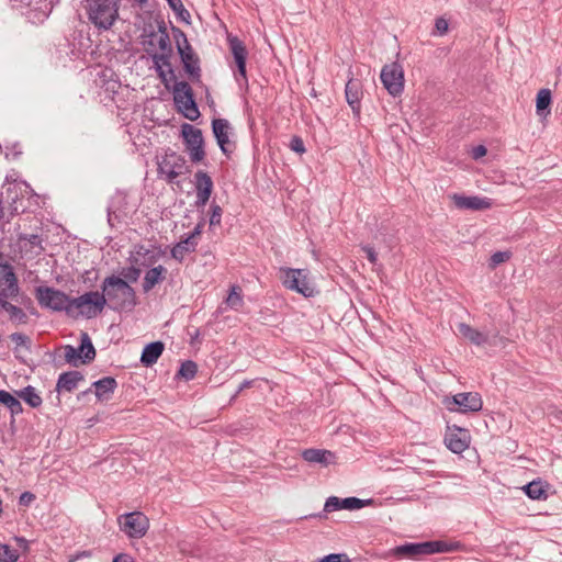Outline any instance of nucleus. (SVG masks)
Returning <instances> with one entry per match:
<instances>
[{
  "label": "nucleus",
  "mask_w": 562,
  "mask_h": 562,
  "mask_svg": "<svg viewBox=\"0 0 562 562\" xmlns=\"http://www.w3.org/2000/svg\"><path fill=\"white\" fill-rule=\"evenodd\" d=\"M101 290L106 305L113 311H132L137 305L135 290L117 276L106 277L102 281Z\"/></svg>",
  "instance_id": "1"
},
{
  "label": "nucleus",
  "mask_w": 562,
  "mask_h": 562,
  "mask_svg": "<svg viewBox=\"0 0 562 562\" xmlns=\"http://www.w3.org/2000/svg\"><path fill=\"white\" fill-rule=\"evenodd\" d=\"M89 21L99 30H110L119 19V0H85Z\"/></svg>",
  "instance_id": "2"
},
{
  "label": "nucleus",
  "mask_w": 562,
  "mask_h": 562,
  "mask_svg": "<svg viewBox=\"0 0 562 562\" xmlns=\"http://www.w3.org/2000/svg\"><path fill=\"white\" fill-rule=\"evenodd\" d=\"M171 30L184 72L193 83L201 82L202 70L199 55L189 43L182 30L177 26H172Z\"/></svg>",
  "instance_id": "3"
},
{
  "label": "nucleus",
  "mask_w": 562,
  "mask_h": 562,
  "mask_svg": "<svg viewBox=\"0 0 562 562\" xmlns=\"http://www.w3.org/2000/svg\"><path fill=\"white\" fill-rule=\"evenodd\" d=\"M157 44L161 53L151 54V58L155 64V70L158 77L160 78L161 82L168 88L167 72L164 70V66L169 68L168 72L170 74L172 79L176 80V76L173 70L171 69L170 57L172 54V46L165 22L158 23Z\"/></svg>",
  "instance_id": "4"
},
{
  "label": "nucleus",
  "mask_w": 562,
  "mask_h": 562,
  "mask_svg": "<svg viewBox=\"0 0 562 562\" xmlns=\"http://www.w3.org/2000/svg\"><path fill=\"white\" fill-rule=\"evenodd\" d=\"M450 547L443 541L406 542L397 546L385 553V557H396L400 559H415L420 555H429L439 552H448Z\"/></svg>",
  "instance_id": "5"
},
{
  "label": "nucleus",
  "mask_w": 562,
  "mask_h": 562,
  "mask_svg": "<svg viewBox=\"0 0 562 562\" xmlns=\"http://www.w3.org/2000/svg\"><path fill=\"white\" fill-rule=\"evenodd\" d=\"M35 297L42 307L53 310L55 312L71 313L72 303L65 292L50 288L37 286L35 289Z\"/></svg>",
  "instance_id": "6"
},
{
  "label": "nucleus",
  "mask_w": 562,
  "mask_h": 562,
  "mask_svg": "<svg viewBox=\"0 0 562 562\" xmlns=\"http://www.w3.org/2000/svg\"><path fill=\"white\" fill-rule=\"evenodd\" d=\"M172 92L173 101L184 117L190 121H196L200 117V111L190 85L187 81H176Z\"/></svg>",
  "instance_id": "7"
},
{
  "label": "nucleus",
  "mask_w": 562,
  "mask_h": 562,
  "mask_svg": "<svg viewBox=\"0 0 562 562\" xmlns=\"http://www.w3.org/2000/svg\"><path fill=\"white\" fill-rule=\"evenodd\" d=\"M280 280L282 284L291 290L295 291L305 297H310L314 294V289L308 281V271L305 269H293V268H280Z\"/></svg>",
  "instance_id": "8"
},
{
  "label": "nucleus",
  "mask_w": 562,
  "mask_h": 562,
  "mask_svg": "<svg viewBox=\"0 0 562 562\" xmlns=\"http://www.w3.org/2000/svg\"><path fill=\"white\" fill-rule=\"evenodd\" d=\"M72 308L79 311V314L86 318H93L102 313L106 306V300L102 292L89 291L71 300Z\"/></svg>",
  "instance_id": "9"
},
{
  "label": "nucleus",
  "mask_w": 562,
  "mask_h": 562,
  "mask_svg": "<svg viewBox=\"0 0 562 562\" xmlns=\"http://www.w3.org/2000/svg\"><path fill=\"white\" fill-rule=\"evenodd\" d=\"M181 135L192 162H200L205 157L202 131L189 123L181 125Z\"/></svg>",
  "instance_id": "10"
},
{
  "label": "nucleus",
  "mask_w": 562,
  "mask_h": 562,
  "mask_svg": "<svg viewBox=\"0 0 562 562\" xmlns=\"http://www.w3.org/2000/svg\"><path fill=\"white\" fill-rule=\"evenodd\" d=\"M120 528L130 538H142L149 528L148 518L140 512H132L117 518Z\"/></svg>",
  "instance_id": "11"
},
{
  "label": "nucleus",
  "mask_w": 562,
  "mask_h": 562,
  "mask_svg": "<svg viewBox=\"0 0 562 562\" xmlns=\"http://www.w3.org/2000/svg\"><path fill=\"white\" fill-rule=\"evenodd\" d=\"M381 81L387 92L393 95H400L404 90V70L401 64L394 61L384 65L381 75Z\"/></svg>",
  "instance_id": "12"
},
{
  "label": "nucleus",
  "mask_w": 562,
  "mask_h": 562,
  "mask_svg": "<svg viewBox=\"0 0 562 562\" xmlns=\"http://www.w3.org/2000/svg\"><path fill=\"white\" fill-rule=\"evenodd\" d=\"M446 406L450 412L476 413L482 409L483 401L476 392H464L446 400Z\"/></svg>",
  "instance_id": "13"
},
{
  "label": "nucleus",
  "mask_w": 562,
  "mask_h": 562,
  "mask_svg": "<svg viewBox=\"0 0 562 562\" xmlns=\"http://www.w3.org/2000/svg\"><path fill=\"white\" fill-rule=\"evenodd\" d=\"M187 169L186 159L175 151L166 153L158 162V173L160 177H164L168 183H173L175 179Z\"/></svg>",
  "instance_id": "14"
},
{
  "label": "nucleus",
  "mask_w": 562,
  "mask_h": 562,
  "mask_svg": "<svg viewBox=\"0 0 562 562\" xmlns=\"http://www.w3.org/2000/svg\"><path fill=\"white\" fill-rule=\"evenodd\" d=\"M20 293L18 277L9 262H0V296L16 297Z\"/></svg>",
  "instance_id": "15"
},
{
  "label": "nucleus",
  "mask_w": 562,
  "mask_h": 562,
  "mask_svg": "<svg viewBox=\"0 0 562 562\" xmlns=\"http://www.w3.org/2000/svg\"><path fill=\"white\" fill-rule=\"evenodd\" d=\"M445 443L447 448L453 453H462L470 443L469 431L457 426L448 427V432L445 437Z\"/></svg>",
  "instance_id": "16"
},
{
  "label": "nucleus",
  "mask_w": 562,
  "mask_h": 562,
  "mask_svg": "<svg viewBox=\"0 0 562 562\" xmlns=\"http://www.w3.org/2000/svg\"><path fill=\"white\" fill-rule=\"evenodd\" d=\"M195 179V191H196V207H203L206 205L213 191V180L203 170H198L194 175Z\"/></svg>",
  "instance_id": "17"
},
{
  "label": "nucleus",
  "mask_w": 562,
  "mask_h": 562,
  "mask_svg": "<svg viewBox=\"0 0 562 562\" xmlns=\"http://www.w3.org/2000/svg\"><path fill=\"white\" fill-rule=\"evenodd\" d=\"M451 200L459 210L482 211L491 207L490 199L476 195L465 196L456 193L451 195Z\"/></svg>",
  "instance_id": "18"
},
{
  "label": "nucleus",
  "mask_w": 562,
  "mask_h": 562,
  "mask_svg": "<svg viewBox=\"0 0 562 562\" xmlns=\"http://www.w3.org/2000/svg\"><path fill=\"white\" fill-rule=\"evenodd\" d=\"M229 47L237 65L238 75L247 82L246 76V58L247 50L245 45L237 38H229Z\"/></svg>",
  "instance_id": "19"
},
{
  "label": "nucleus",
  "mask_w": 562,
  "mask_h": 562,
  "mask_svg": "<svg viewBox=\"0 0 562 562\" xmlns=\"http://www.w3.org/2000/svg\"><path fill=\"white\" fill-rule=\"evenodd\" d=\"M229 123L226 119H214L212 121V131L223 154L229 153L227 149V145L229 144Z\"/></svg>",
  "instance_id": "20"
},
{
  "label": "nucleus",
  "mask_w": 562,
  "mask_h": 562,
  "mask_svg": "<svg viewBox=\"0 0 562 562\" xmlns=\"http://www.w3.org/2000/svg\"><path fill=\"white\" fill-rule=\"evenodd\" d=\"M346 100L351 106L353 113L360 114V99L362 95L361 82L356 79H349L345 89Z\"/></svg>",
  "instance_id": "21"
},
{
  "label": "nucleus",
  "mask_w": 562,
  "mask_h": 562,
  "mask_svg": "<svg viewBox=\"0 0 562 562\" xmlns=\"http://www.w3.org/2000/svg\"><path fill=\"white\" fill-rule=\"evenodd\" d=\"M14 297H1L0 299V312L4 311L9 314V319L16 325H24L29 322V316L19 306L13 305L9 300Z\"/></svg>",
  "instance_id": "22"
},
{
  "label": "nucleus",
  "mask_w": 562,
  "mask_h": 562,
  "mask_svg": "<svg viewBox=\"0 0 562 562\" xmlns=\"http://www.w3.org/2000/svg\"><path fill=\"white\" fill-rule=\"evenodd\" d=\"M85 376L79 371H68L64 372L58 376L57 383H56V391L58 393L66 391V392H72L77 389L78 383L80 381H83Z\"/></svg>",
  "instance_id": "23"
},
{
  "label": "nucleus",
  "mask_w": 562,
  "mask_h": 562,
  "mask_svg": "<svg viewBox=\"0 0 562 562\" xmlns=\"http://www.w3.org/2000/svg\"><path fill=\"white\" fill-rule=\"evenodd\" d=\"M166 274H167V269L161 265L149 269L145 273L144 281H143L144 293H148L157 284L162 282L166 279Z\"/></svg>",
  "instance_id": "24"
},
{
  "label": "nucleus",
  "mask_w": 562,
  "mask_h": 562,
  "mask_svg": "<svg viewBox=\"0 0 562 562\" xmlns=\"http://www.w3.org/2000/svg\"><path fill=\"white\" fill-rule=\"evenodd\" d=\"M165 345L161 341H154L145 346L140 356V362L145 367H151L157 362L164 352Z\"/></svg>",
  "instance_id": "25"
},
{
  "label": "nucleus",
  "mask_w": 562,
  "mask_h": 562,
  "mask_svg": "<svg viewBox=\"0 0 562 562\" xmlns=\"http://www.w3.org/2000/svg\"><path fill=\"white\" fill-rule=\"evenodd\" d=\"M92 386L95 389V396L98 400H109L110 395L114 393L117 387V382L112 376L102 378L92 383Z\"/></svg>",
  "instance_id": "26"
},
{
  "label": "nucleus",
  "mask_w": 562,
  "mask_h": 562,
  "mask_svg": "<svg viewBox=\"0 0 562 562\" xmlns=\"http://www.w3.org/2000/svg\"><path fill=\"white\" fill-rule=\"evenodd\" d=\"M458 329L464 338L475 346H483L488 342L487 334L480 331L465 323H460L458 325Z\"/></svg>",
  "instance_id": "27"
},
{
  "label": "nucleus",
  "mask_w": 562,
  "mask_h": 562,
  "mask_svg": "<svg viewBox=\"0 0 562 562\" xmlns=\"http://www.w3.org/2000/svg\"><path fill=\"white\" fill-rule=\"evenodd\" d=\"M196 246L198 240H191L188 237L182 238L171 248V257L182 262L187 254L195 251Z\"/></svg>",
  "instance_id": "28"
},
{
  "label": "nucleus",
  "mask_w": 562,
  "mask_h": 562,
  "mask_svg": "<svg viewBox=\"0 0 562 562\" xmlns=\"http://www.w3.org/2000/svg\"><path fill=\"white\" fill-rule=\"evenodd\" d=\"M80 346L77 348L78 352L81 356V363H89L95 358V348L89 337V335L85 331L80 335Z\"/></svg>",
  "instance_id": "29"
},
{
  "label": "nucleus",
  "mask_w": 562,
  "mask_h": 562,
  "mask_svg": "<svg viewBox=\"0 0 562 562\" xmlns=\"http://www.w3.org/2000/svg\"><path fill=\"white\" fill-rule=\"evenodd\" d=\"M548 486L549 485L543 483L541 480H535L526 484L522 488L529 498L540 501L548 498Z\"/></svg>",
  "instance_id": "30"
},
{
  "label": "nucleus",
  "mask_w": 562,
  "mask_h": 562,
  "mask_svg": "<svg viewBox=\"0 0 562 562\" xmlns=\"http://www.w3.org/2000/svg\"><path fill=\"white\" fill-rule=\"evenodd\" d=\"M302 456L307 462L321 463L324 465H327L334 457L330 451L322 449H306L303 451Z\"/></svg>",
  "instance_id": "31"
},
{
  "label": "nucleus",
  "mask_w": 562,
  "mask_h": 562,
  "mask_svg": "<svg viewBox=\"0 0 562 562\" xmlns=\"http://www.w3.org/2000/svg\"><path fill=\"white\" fill-rule=\"evenodd\" d=\"M0 404L8 407L12 415L20 414L23 411L21 402L4 390H0Z\"/></svg>",
  "instance_id": "32"
},
{
  "label": "nucleus",
  "mask_w": 562,
  "mask_h": 562,
  "mask_svg": "<svg viewBox=\"0 0 562 562\" xmlns=\"http://www.w3.org/2000/svg\"><path fill=\"white\" fill-rule=\"evenodd\" d=\"M551 91L549 89H541L539 90L536 99V110L539 115H543L544 111H547L546 114L550 113L549 106L551 104Z\"/></svg>",
  "instance_id": "33"
},
{
  "label": "nucleus",
  "mask_w": 562,
  "mask_h": 562,
  "mask_svg": "<svg viewBox=\"0 0 562 562\" xmlns=\"http://www.w3.org/2000/svg\"><path fill=\"white\" fill-rule=\"evenodd\" d=\"M19 397H21L25 403H27L31 407L36 408L42 404V397L36 392L35 387L32 385H27L19 392Z\"/></svg>",
  "instance_id": "34"
},
{
  "label": "nucleus",
  "mask_w": 562,
  "mask_h": 562,
  "mask_svg": "<svg viewBox=\"0 0 562 562\" xmlns=\"http://www.w3.org/2000/svg\"><path fill=\"white\" fill-rule=\"evenodd\" d=\"M167 2L180 21L187 24L191 23V15L189 11L184 8L181 0H167Z\"/></svg>",
  "instance_id": "35"
},
{
  "label": "nucleus",
  "mask_w": 562,
  "mask_h": 562,
  "mask_svg": "<svg viewBox=\"0 0 562 562\" xmlns=\"http://www.w3.org/2000/svg\"><path fill=\"white\" fill-rule=\"evenodd\" d=\"M196 371H198L196 363L192 360H187L181 363L180 369L178 371V375H180L181 378H183L187 381H190L195 376Z\"/></svg>",
  "instance_id": "36"
},
{
  "label": "nucleus",
  "mask_w": 562,
  "mask_h": 562,
  "mask_svg": "<svg viewBox=\"0 0 562 562\" xmlns=\"http://www.w3.org/2000/svg\"><path fill=\"white\" fill-rule=\"evenodd\" d=\"M226 303L233 310H238L243 305L241 290L239 286H232Z\"/></svg>",
  "instance_id": "37"
},
{
  "label": "nucleus",
  "mask_w": 562,
  "mask_h": 562,
  "mask_svg": "<svg viewBox=\"0 0 562 562\" xmlns=\"http://www.w3.org/2000/svg\"><path fill=\"white\" fill-rule=\"evenodd\" d=\"M64 349V358L65 361L74 367H77L79 361L81 362V356L78 352L77 348L71 345H66L63 347Z\"/></svg>",
  "instance_id": "38"
},
{
  "label": "nucleus",
  "mask_w": 562,
  "mask_h": 562,
  "mask_svg": "<svg viewBox=\"0 0 562 562\" xmlns=\"http://www.w3.org/2000/svg\"><path fill=\"white\" fill-rule=\"evenodd\" d=\"M19 559V553L15 549L11 548L9 544L0 543V562H16Z\"/></svg>",
  "instance_id": "39"
},
{
  "label": "nucleus",
  "mask_w": 562,
  "mask_h": 562,
  "mask_svg": "<svg viewBox=\"0 0 562 562\" xmlns=\"http://www.w3.org/2000/svg\"><path fill=\"white\" fill-rule=\"evenodd\" d=\"M10 339L15 342V352H18L19 347H24L27 351L31 350V339L29 336L22 333H13L10 335Z\"/></svg>",
  "instance_id": "40"
},
{
  "label": "nucleus",
  "mask_w": 562,
  "mask_h": 562,
  "mask_svg": "<svg viewBox=\"0 0 562 562\" xmlns=\"http://www.w3.org/2000/svg\"><path fill=\"white\" fill-rule=\"evenodd\" d=\"M368 502L369 501H363L358 497H346V498L341 499L342 509H348V510L360 509V508L364 507L366 503H368Z\"/></svg>",
  "instance_id": "41"
},
{
  "label": "nucleus",
  "mask_w": 562,
  "mask_h": 562,
  "mask_svg": "<svg viewBox=\"0 0 562 562\" xmlns=\"http://www.w3.org/2000/svg\"><path fill=\"white\" fill-rule=\"evenodd\" d=\"M509 258H510L509 251H496L491 256L490 266L492 268H495L498 265L507 261Z\"/></svg>",
  "instance_id": "42"
},
{
  "label": "nucleus",
  "mask_w": 562,
  "mask_h": 562,
  "mask_svg": "<svg viewBox=\"0 0 562 562\" xmlns=\"http://www.w3.org/2000/svg\"><path fill=\"white\" fill-rule=\"evenodd\" d=\"M341 499L342 498H339L336 496L328 497L324 505V512L330 513V512L342 509Z\"/></svg>",
  "instance_id": "43"
},
{
  "label": "nucleus",
  "mask_w": 562,
  "mask_h": 562,
  "mask_svg": "<svg viewBox=\"0 0 562 562\" xmlns=\"http://www.w3.org/2000/svg\"><path fill=\"white\" fill-rule=\"evenodd\" d=\"M317 562H351V560L345 553H330L319 559Z\"/></svg>",
  "instance_id": "44"
},
{
  "label": "nucleus",
  "mask_w": 562,
  "mask_h": 562,
  "mask_svg": "<svg viewBox=\"0 0 562 562\" xmlns=\"http://www.w3.org/2000/svg\"><path fill=\"white\" fill-rule=\"evenodd\" d=\"M222 207L217 204H212L211 205V216H210V225L213 226V225H218L221 223V218H222Z\"/></svg>",
  "instance_id": "45"
},
{
  "label": "nucleus",
  "mask_w": 562,
  "mask_h": 562,
  "mask_svg": "<svg viewBox=\"0 0 562 562\" xmlns=\"http://www.w3.org/2000/svg\"><path fill=\"white\" fill-rule=\"evenodd\" d=\"M108 222L110 226H115L116 222H120V215L116 212L114 201H112L108 206Z\"/></svg>",
  "instance_id": "46"
},
{
  "label": "nucleus",
  "mask_w": 562,
  "mask_h": 562,
  "mask_svg": "<svg viewBox=\"0 0 562 562\" xmlns=\"http://www.w3.org/2000/svg\"><path fill=\"white\" fill-rule=\"evenodd\" d=\"M19 240L20 241L26 240L30 243V245L32 247H41V244H42V239L37 234H31V235L21 234L19 236Z\"/></svg>",
  "instance_id": "47"
},
{
  "label": "nucleus",
  "mask_w": 562,
  "mask_h": 562,
  "mask_svg": "<svg viewBox=\"0 0 562 562\" xmlns=\"http://www.w3.org/2000/svg\"><path fill=\"white\" fill-rule=\"evenodd\" d=\"M290 148L297 153L303 154L305 153V146L301 137L294 136L290 142Z\"/></svg>",
  "instance_id": "48"
},
{
  "label": "nucleus",
  "mask_w": 562,
  "mask_h": 562,
  "mask_svg": "<svg viewBox=\"0 0 562 562\" xmlns=\"http://www.w3.org/2000/svg\"><path fill=\"white\" fill-rule=\"evenodd\" d=\"M448 21L443 18H438L436 19V22H435V30L437 32V34L439 35H443L447 33L448 31Z\"/></svg>",
  "instance_id": "49"
},
{
  "label": "nucleus",
  "mask_w": 562,
  "mask_h": 562,
  "mask_svg": "<svg viewBox=\"0 0 562 562\" xmlns=\"http://www.w3.org/2000/svg\"><path fill=\"white\" fill-rule=\"evenodd\" d=\"M362 251L366 254L368 260L372 263V265H375L376 261H378V255L374 250L373 247L369 246V245H364L361 247Z\"/></svg>",
  "instance_id": "50"
},
{
  "label": "nucleus",
  "mask_w": 562,
  "mask_h": 562,
  "mask_svg": "<svg viewBox=\"0 0 562 562\" xmlns=\"http://www.w3.org/2000/svg\"><path fill=\"white\" fill-rule=\"evenodd\" d=\"M35 499V495L31 492H23L21 495H20V498H19V504L21 506H30L31 503Z\"/></svg>",
  "instance_id": "51"
},
{
  "label": "nucleus",
  "mask_w": 562,
  "mask_h": 562,
  "mask_svg": "<svg viewBox=\"0 0 562 562\" xmlns=\"http://www.w3.org/2000/svg\"><path fill=\"white\" fill-rule=\"evenodd\" d=\"M486 151H487V150H486L485 146H483V145L475 146V147L472 149V157H473L474 159H479V158H481V157L485 156V155H486Z\"/></svg>",
  "instance_id": "52"
},
{
  "label": "nucleus",
  "mask_w": 562,
  "mask_h": 562,
  "mask_svg": "<svg viewBox=\"0 0 562 562\" xmlns=\"http://www.w3.org/2000/svg\"><path fill=\"white\" fill-rule=\"evenodd\" d=\"M203 226L204 222L202 221L194 227L193 232L189 234L187 237L190 238L191 240H196V238L202 234Z\"/></svg>",
  "instance_id": "53"
},
{
  "label": "nucleus",
  "mask_w": 562,
  "mask_h": 562,
  "mask_svg": "<svg viewBox=\"0 0 562 562\" xmlns=\"http://www.w3.org/2000/svg\"><path fill=\"white\" fill-rule=\"evenodd\" d=\"M254 380H245L244 382H241L232 398H236L245 389L251 387L254 385Z\"/></svg>",
  "instance_id": "54"
},
{
  "label": "nucleus",
  "mask_w": 562,
  "mask_h": 562,
  "mask_svg": "<svg viewBox=\"0 0 562 562\" xmlns=\"http://www.w3.org/2000/svg\"><path fill=\"white\" fill-rule=\"evenodd\" d=\"M139 273H140V270H139V269H137V268H130V269H128V272L125 274V277H126L128 280H131V281H133V282H135V281L138 279Z\"/></svg>",
  "instance_id": "55"
},
{
  "label": "nucleus",
  "mask_w": 562,
  "mask_h": 562,
  "mask_svg": "<svg viewBox=\"0 0 562 562\" xmlns=\"http://www.w3.org/2000/svg\"><path fill=\"white\" fill-rule=\"evenodd\" d=\"M145 33H146V36L149 37V40L146 42V44L149 47H155L154 38L157 37L158 31L156 32L155 30H150L149 32L145 31Z\"/></svg>",
  "instance_id": "56"
},
{
  "label": "nucleus",
  "mask_w": 562,
  "mask_h": 562,
  "mask_svg": "<svg viewBox=\"0 0 562 562\" xmlns=\"http://www.w3.org/2000/svg\"><path fill=\"white\" fill-rule=\"evenodd\" d=\"M113 562H135V561L131 555L121 553V554H117L113 559Z\"/></svg>",
  "instance_id": "57"
}]
</instances>
